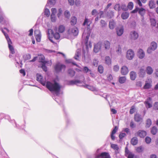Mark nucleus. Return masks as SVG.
I'll list each match as a JSON object with an SVG mask.
<instances>
[{"label":"nucleus","mask_w":158,"mask_h":158,"mask_svg":"<svg viewBox=\"0 0 158 158\" xmlns=\"http://www.w3.org/2000/svg\"><path fill=\"white\" fill-rule=\"evenodd\" d=\"M90 35V33L89 32L87 33L84 32L83 33L82 38L84 39V42L85 45V49L84 48H83L82 54H81V49H79L77 50L74 56L75 59H85L89 58L88 41Z\"/></svg>","instance_id":"nucleus-1"},{"label":"nucleus","mask_w":158,"mask_h":158,"mask_svg":"<svg viewBox=\"0 0 158 158\" xmlns=\"http://www.w3.org/2000/svg\"><path fill=\"white\" fill-rule=\"evenodd\" d=\"M45 85L47 88L51 92H55L57 95L59 94L61 86L55 81H54L53 83L50 81H47Z\"/></svg>","instance_id":"nucleus-2"},{"label":"nucleus","mask_w":158,"mask_h":158,"mask_svg":"<svg viewBox=\"0 0 158 158\" xmlns=\"http://www.w3.org/2000/svg\"><path fill=\"white\" fill-rule=\"evenodd\" d=\"M2 32L3 33L7 41L8 47L9 49L10 52L12 54H14L15 53V50L13 46L11 45L12 44V42L10 39L9 38L8 34L4 32L3 30L2 31Z\"/></svg>","instance_id":"nucleus-3"},{"label":"nucleus","mask_w":158,"mask_h":158,"mask_svg":"<svg viewBox=\"0 0 158 158\" xmlns=\"http://www.w3.org/2000/svg\"><path fill=\"white\" fill-rule=\"evenodd\" d=\"M55 71L56 73H58L61 72L62 70H64L66 66L63 64L60 63L56 64L54 67Z\"/></svg>","instance_id":"nucleus-4"},{"label":"nucleus","mask_w":158,"mask_h":158,"mask_svg":"<svg viewBox=\"0 0 158 158\" xmlns=\"http://www.w3.org/2000/svg\"><path fill=\"white\" fill-rule=\"evenodd\" d=\"M157 47V43L154 42H152L150 44V46L148 48L147 52L148 53H151L153 51H155Z\"/></svg>","instance_id":"nucleus-5"},{"label":"nucleus","mask_w":158,"mask_h":158,"mask_svg":"<svg viewBox=\"0 0 158 158\" xmlns=\"http://www.w3.org/2000/svg\"><path fill=\"white\" fill-rule=\"evenodd\" d=\"M135 56L134 52L132 49H130L127 51L126 57L127 59H133Z\"/></svg>","instance_id":"nucleus-6"},{"label":"nucleus","mask_w":158,"mask_h":158,"mask_svg":"<svg viewBox=\"0 0 158 158\" xmlns=\"http://www.w3.org/2000/svg\"><path fill=\"white\" fill-rule=\"evenodd\" d=\"M68 33L69 34L77 36L78 34L79 31L77 28L74 27L73 28H70L68 31Z\"/></svg>","instance_id":"nucleus-7"},{"label":"nucleus","mask_w":158,"mask_h":158,"mask_svg":"<svg viewBox=\"0 0 158 158\" xmlns=\"http://www.w3.org/2000/svg\"><path fill=\"white\" fill-rule=\"evenodd\" d=\"M100 157L101 158H110L109 153L106 152H102L98 155L95 156V158H100Z\"/></svg>","instance_id":"nucleus-8"},{"label":"nucleus","mask_w":158,"mask_h":158,"mask_svg":"<svg viewBox=\"0 0 158 158\" xmlns=\"http://www.w3.org/2000/svg\"><path fill=\"white\" fill-rule=\"evenodd\" d=\"M48 62H50V63H48L45 61H40V62L42 63V68L45 72H46L47 71V68L45 66V65H46L47 66H50L52 64V62L51 60H50V61H48Z\"/></svg>","instance_id":"nucleus-9"},{"label":"nucleus","mask_w":158,"mask_h":158,"mask_svg":"<svg viewBox=\"0 0 158 158\" xmlns=\"http://www.w3.org/2000/svg\"><path fill=\"white\" fill-rule=\"evenodd\" d=\"M37 80L39 81L43 86L46 85L45 80H44L42 76L40 74L37 75Z\"/></svg>","instance_id":"nucleus-10"},{"label":"nucleus","mask_w":158,"mask_h":158,"mask_svg":"<svg viewBox=\"0 0 158 158\" xmlns=\"http://www.w3.org/2000/svg\"><path fill=\"white\" fill-rule=\"evenodd\" d=\"M136 135L140 138H144L147 135V132L144 130H139L136 133Z\"/></svg>","instance_id":"nucleus-11"},{"label":"nucleus","mask_w":158,"mask_h":158,"mask_svg":"<svg viewBox=\"0 0 158 158\" xmlns=\"http://www.w3.org/2000/svg\"><path fill=\"white\" fill-rule=\"evenodd\" d=\"M53 31L51 29H48V30L47 35L48 38L49 40L52 43L54 42L52 40V38L53 37Z\"/></svg>","instance_id":"nucleus-12"},{"label":"nucleus","mask_w":158,"mask_h":158,"mask_svg":"<svg viewBox=\"0 0 158 158\" xmlns=\"http://www.w3.org/2000/svg\"><path fill=\"white\" fill-rule=\"evenodd\" d=\"M102 47V43L100 42L98 43L94 46V51L95 53H97L100 50Z\"/></svg>","instance_id":"nucleus-13"},{"label":"nucleus","mask_w":158,"mask_h":158,"mask_svg":"<svg viewBox=\"0 0 158 158\" xmlns=\"http://www.w3.org/2000/svg\"><path fill=\"white\" fill-rule=\"evenodd\" d=\"M130 36L131 39L135 40L138 38L139 35L137 32L135 31H132L131 32Z\"/></svg>","instance_id":"nucleus-14"},{"label":"nucleus","mask_w":158,"mask_h":158,"mask_svg":"<svg viewBox=\"0 0 158 158\" xmlns=\"http://www.w3.org/2000/svg\"><path fill=\"white\" fill-rule=\"evenodd\" d=\"M125 155L128 158H134V155L129 151L127 148H125Z\"/></svg>","instance_id":"nucleus-15"},{"label":"nucleus","mask_w":158,"mask_h":158,"mask_svg":"<svg viewBox=\"0 0 158 158\" xmlns=\"http://www.w3.org/2000/svg\"><path fill=\"white\" fill-rule=\"evenodd\" d=\"M103 46L106 50H108L110 47V43L107 40H105L102 43V46Z\"/></svg>","instance_id":"nucleus-16"},{"label":"nucleus","mask_w":158,"mask_h":158,"mask_svg":"<svg viewBox=\"0 0 158 158\" xmlns=\"http://www.w3.org/2000/svg\"><path fill=\"white\" fill-rule=\"evenodd\" d=\"M134 120L135 122H142L143 120V118L140 114H136L134 116Z\"/></svg>","instance_id":"nucleus-17"},{"label":"nucleus","mask_w":158,"mask_h":158,"mask_svg":"<svg viewBox=\"0 0 158 158\" xmlns=\"http://www.w3.org/2000/svg\"><path fill=\"white\" fill-rule=\"evenodd\" d=\"M124 32V28L123 27H118L116 29L117 35L118 36H121Z\"/></svg>","instance_id":"nucleus-18"},{"label":"nucleus","mask_w":158,"mask_h":158,"mask_svg":"<svg viewBox=\"0 0 158 158\" xmlns=\"http://www.w3.org/2000/svg\"><path fill=\"white\" fill-rule=\"evenodd\" d=\"M121 73L123 75H126L128 72V68L126 66H123L121 69Z\"/></svg>","instance_id":"nucleus-19"},{"label":"nucleus","mask_w":158,"mask_h":158,"mask_svg":"<svg viewBox=\"0 0 158 158\" xmlns=\"http://www.w3.org/2000/svg\"><path fill=\"white\" fill-rule=\"evenodd\" d=\"M138 55L140 59H143L145 56V53L141 49L139 50L138 52Z\"/></svg>","instance_id":"nucleus-20"},{"label":"nucleus","mask_w":158,"mask_h":158,"mask_svg":"<svg viewBox=\"0 0 158 158\" xmlns=\"http://www.w3.org/2000/svg\"><path fill=\"white\" fill-rule=\"evenodd\" d=\"M116 23L113 20H111L109 22V27L111 29H113Z\"/></svg>","instance_id":"nucleus-21"},{"label":"nucleus","mask_w":158,"mask_h":158,"mask_svg":"<svg viewBox=\"0 0 158 158\" xmlns=\"http://www.w3.org/2000/svg\"><path fill=\"white\" fill-rule=\"evenodd\" d=\"M56 2V0H48L46 7L48 6L51 7L54 5Z\"/></svg>","instance_id":"nucleus-22"},{"label":"nucleus","mask_w":158,"mask_h":158,"mask_svg":"<svg viewBox=\"0 0 158 158\" xmlns=\"http://www.w3.org/2000/svg\"><path fill=\"white\" fill-rule=\"evenodd\" d=\"M130 78L132 80H134L136 77V74L135 72L131 71L130 73Z\"/></svg>","instance_id":"nucleus-23"},{"label":"nucleus","mask_w":158,"mask_h":158,"mask_svg":"<svg viewBox=\"0 0 158 158\" xmlns=\"http://www.w3.org/2000/svg\"><path fill=\"white\" fill-rule=\"evenodd\" d=\"M146 71L148 75H151L153 72V69L150 66H148L146 69Z\"/></svg>","instance_id":"nucleus-24"},{"label":"nucleus","mask_w":158,"mask_h":158,"mask_svg":"<svg viewBox=\"0 0 158 158\" xmlns=\"http://www.w3.org/2000/svg\"><path fill=\"white\" fill-rule=\"evenodd\" d=\"M138 139L136 137H134L132 138L131 141V143L133 145H136L138 143Z\"/></svg>","instance_id":"nucleus-25"},{"label":"nucleus","mask_w":158,"mask_h":158,"mask_svg":"<svg viewBox=\"0 0 158 158\" xmlns=\"http://www.w3.org/2000/svg\"><path fill=\"white\" fill-rule=\"evenodd\" d=\"M138 10L139 14L141 15V16H143L145 14V10L142 8H138Z\"/></svg>","instance_id":"nucleus-26"},{"label":"nucleus","mask_w":158,"mask_h":158,"mask_svg":"<svg viewBox=\"0 0 158 158\" xmlns=\"http://www.w3.org/2000/svg\"><path fill=\"white\" fill-rule=\"evenodd\" d=\"M111 147L112 148L115 150V154H117L118 153L117 151L119 149V148L118 145L115 144H112Z\"/></svg>","instance_id":"nucleus-27"},{"label":"nucleus","mask_w":158,"mask_h":158,"mask_svg":"<svg viewBox=\"0 0 158 158\" xmlns=\"http://www.w3.org/2000/svg\"><path fill=\"white\" fill-rule=\"evenodd\" d=\"M129 14L127 12L123 13L121 15V17L123 19H127L129 16Z\"/></svg>","instance_id":"nucleus-28"},{"label":"nucleus","mask_w":158,"mask_h":158,"mask_svg":"<svg viewBox=\"0 0 158 158\" xmlns=\"http://www.w3.org/2000/svg\"><path fill=\"white\" fill-rule=\"evenodd\" d=\"M152 84L151 83L146 82L143 88L144 89H150L152 87Z\"/></svg>","instance_id":"nucleus-29"},{"label":"nucleus","mask_w":158,"mask_h":158,"mask_svg":"<svg viewBox=\"0 0 158 158\" xmlns=\"http://www.w3.org/2000/svg\"><path fill=\"white\" fill-rule=\"evenodd\" d=\"M77 22V19L75 17H73L71 18V24L74 25Z\"/></svg>","instance_id":"nucleus-30"},{"label":"nucleus","mask_w":158,"mask_h":158,"mask_svg":"<svg viewBox=\"0 0 158 158\" xmlns=\"http://www.w3.org/2000/svg\"><path fill=\"white\" fill-rule=\"evenodd\" d=\"M149 6L150 8L152 9L155 8V4L153 0H151L149 1Z\"/></svg>","instance_id":"nucleus-31"},{"label":"nucleus","mask_w":158,"mask_h":158,"mask_svg":"<svg viewBox=\"0 0 158 158\" xmlns=\"http://www.w3.org/2000/svg\"><path fill=\"white\" fill-rule=\"evenodd\" d=\"M139 74L142 77H143L145 75V71L144 69L142 68L140 69Z\"/></svg>","instance_id":"nucleus-32"},{"label":"nucleus","mask_w":158,"mask_h":158,"mask_svg":"<svg viewBox=\"0 0 158 158\" xmlns=\"http://www.w3.org/2000/svg\"><path fill=\"white\" fill-rule=\"evenodd\" d=\"M65 27L62 25L59 26L58 29V31L60 33H63L65 30Z\"/></svg>","instance_id":"nucleus-33"},{"label":"nucleus","mask_w":158,"mask_h":158,"mask_svg":"<svg viewBox=\"0 0 158 158\" xmlns=\"http://www.w3.org/2000/svg\"><path fill=\"white\" fill-rule=\"evenodd\" d=\"M68 73L69 75L71 77L73 76L75 73V72L74 70L70 69H69Z\"/></svg>","instance_id":"nucleus-34"},{"label":"nucleus","mask_w":158,"mask_h":158,"mask_svg":"<svg viewBox=\"0 0 158 158\" xmlns=\"http://www.w3.org/2000/svg\"><path fill=\"white\" fill-rule=\"evenodd\" d=\"M80 81L78 80H72L69 81V84L71 85H73L80 83Z\"/></svg>","instance_id":"nucleus-35"},{"label":"nucleus","mask_w":158,"mask_h":158,"mask_svg":"<svg viewBox=\"0 0 158 158\" xmlns=\"http://www.w3.org/2000/svg\"><path fill=\"white\" fill-rule=\"evenodd\" d=\"M114 9L115 10H117L118 11H120L121 9V6L120 4H116L114 6Z\"/></svg>","instance_id":"nucleus-36"},{"label":"nucleus","mask_w":158,"mask_h":158,"mask_svg":"<svg viewBox=\"0 0 158 158\" xmlns=\"http://www.w3.org/2000/svg\"><path fill=\"white\" fill-rule=\"evenodd\" d=\"M157 132V129L156 127H152L151 130V133L153 135H155Z\"/></svg>","instance_id":"nucleus-37"},{"label":"nucleus","mask_w":158,"mask_h":158,"mask_svg":"<svg viewBox=\"0 0 158 158\" xmlns=\"http://www.w3.org/2000/svg\"><path fill=\"white\" fill-rule=\"evenodd\" d=\"M126 80V78L125 77H123L119 78V82L120 83H124Z\"/></svg>","instance_id":"nucleus-38"},{"label":"nucleus","mask_w":158,"mask_h":158,"mask_svg":"<svg viewBox=\"0 0 158 158\" xmlns=\"http://www.w3.org/2000/svg\"><path fill=\"white\" fill-rule=\"evenodd\" d=\"M44 57L42 54L38 55V56L35 57L33 59H44Z\"/></svg>","instance_id":"nucleus-39"},{"label":"nucleus","mask_w":158,"mask_h":158,"mask_svg":"<svg viewBox=\"0 0 158 158\" xmlns=\"http://www.w3.org/2000/svg\"><path fill=\"white\" fill-rule=\"evenodd\" d=\"M122 48L120 45L118 46L117 48L116 52L118 55H120L121 53Z\"/></svg>","instance_id":"nucleus-40"},{"label":"nucleus","mask_w":158,"mask_h":158,"mask_svg":"<svg viewBox=\"0 0 158 158\" xmlns=\"http://www.w3.org/2000/svg\"><path fill=\"white\" fill-rule=\"evenodd\" d=\"M44 13L45 15L47 17H48L49 16L50 14L49 10L48 9L46 8V7L45 9Z\"/></svg>","instance_id":"nucleus-41"},{"label":"nucleus","mask_w":158,"mask_h":158,"mask_svg":"<svg viewBox=\"0 0 158 158\" xmlns=\"http://www.w3.org/2000/svg\"><path fill=\"white\" fill-rule=\"evenodd\" d=\"M98 72L100 73H102L103 72L104 69L102 66L99 65L98 66Z\"/></svg>","instance_id":"nucleus-42"},{"label":"nucleus","mask_w":158,"mask_h":158,"mask_svg":"<svg viewBox=\"0 0 158 158\" xmlns=\"http://www.w3.org/2000/svg\"><path fill=\"white\" fill-rule=\"evenodd\" d=\"M90 24V22L89 21V19H87L85 18L83 23V25L85 26V25H87L89 27Z\"/></svg>","instance_id":"nucleus-43"},{"label":"nucleus","mask_w":158,"mask_h":158,"mask_svg":"<svg viewBox=\"0 0 158 158\" xmlns=\"http://www.w3.org/2000/svg\"><path fill=\"white\" fill-rule=\"evenodd\" d=\"M107 15L110 18H112L114 16V12L112 10H109L108 12Z\"/></svg>","instance_id":"nucleus-44"},{"label":"nucleus","mask_w":158,"mask_h":158,"mask_svg":"<svg viewBox=\"0 0 158 158\" xmlns=\"http://www.w3.org/2000/svg\"><path fill=\"white\" fill-rule=\"evenodd\" d=\"M101 26L102 27H105L107 25V23L104 20H101L100 21Z\"/></svg>","instance_id":"nucleus-45"},{"label":"nucleus","mask_w":158,"mask_h":158,"mask_svg":"<svg viewBox=\"0 0 158 158\" xmlns=\"http://www.w3.org/2000/svg\"><path fill=\"white\" fill-rule=\"evenodd\" d=\"M151 25L152 26H155L156 25V22L155 20L154 19H150Z\"/></svg>","instance_id":"nucleus-46"},{"label":"nucleus","mask_w":158,"mask_h":158,"mask_svg":"<svg viewBox=\"0 0 158 158\" xmlns=\"http://www.w3.org/2000/svg\"><path fill=\"white\" fill-rule=\"evenodd\" d=\"M23 56L24 59H30L31 58V55L28 53L24 54Z\"/></svg>","instance_id":"nucleus-47"},{"label":"nucleus","mask_w":158,"mask_h":158,"mask_svg":"<svg viewBox=\"0 0 158 158\" xmlns=\"http://www.w3.org/2000/svg\"><path fill=\"white\" fill-rule=\"evenodd\" d=\"M152 124V121L150 119H148L146 121V126L149 127Z\"/></svg>","instance_id":"nucleus-48"},{"label":"nucleus","mask_w":158,"mask_h":158,"mask_svg":"<svg viewBox=\"0 0 158 158\" xmlns=\"http://www.w3.org/2000/svg\"><path fill=\"white\" fill-rule=\"evenodd\" d=\"M64 15L65 16L68 18H69L70 17V14L68 10H66L64 12Z\"/></svg>","instance_id":"nucleus-49"},{"label":"nucleus","mask_w":158,"mask_h":158,"mask_svg":"<svg viewBox=\"0 0 158 158\" xmlns=\"http://www.w3.org/2000/svg\"><path fill=\"white\" fill-rule=\"evenodd\" d=\"M133 7V4L131 2H130L128 3L127 6V8L129 9L130 10H132Z\"/></svg>","instance_id":"nucleus-50"},{"label":"nucleus","mask_w":158,"mask_h":158,"mask_svg":"<svg viewBox=\"0 0 158 158\" xmlns=\"http://www.w3.org/2000/svg\"><path fill=\"white\" fill-rule=\"evenodd\" d=\"M53 37L56 40H59L60 38V35L58 32H56L53 34Z\"/></svg>","instance_id":"nucleus-51"},{"label":"nucleus","mask_w":158,"mask_h":158,"mask_svg":"<svg viewBox=\"0 0 158 158\" xmlns=\"http://www.w3.org/2000/svg\"><path fill=\"white\" fill-rule=\"evenodd\" d=\"M83 71L85 73H87L89 72H91V70L89 69L87 67L85 66L84 67Z\"/></svg>","instance_id":"nucleus-52"},{"label":"nucleus","mask_w":158,"mask_h":158,"mask_svg":"<svg viewBox=\"0 0 158 158\" xmlns=\"http://www.w3.org/2000/svg\"><path fill=\"white\" fill-rule=\"evenodd\" d=\"M55 15L53 14H51V20L52 22H54L56 21V19Z\"/></svg>","instance_id":"nucleus-53"},{"label":"nucleus","mask_w":158,"mask_h":158,"mask_svg":"<svg viewBox=\"0 0 158 158\" xmlns=\"http://www.w3.org/2000/svg\"><path fill=\"white\" fill-rule=\"evenodd\" d=\"M37 41L40 42L41 40V34L35 35Z\"/></svg>","instance_id":"nucleus-54"},{"label":"nucleus","mask_w":158,"mask_h":158,"mask_svg":"<svg viewBox=\"0 0 158 158\" xmlns=\"http://www.w3.org/2000/svg\"><path fill=\"white\" fill-rule=\"evenodd\" d=\"M145 104L146 107L149 108L152 106V105L148 101H146L145 102Z\"/></svg>","instance_id":"nucleus-55"},{"label":"nucleus","mask_w":158,"mask_h":158,"mask_svg":"<svg viewBox=\"0 0 158 158\" xmlns=\"http://www.w3.org/2000/svg\"><path fill=\"white\" fill-rule=\"evenodd\" d=\"M121 8L122 10L124 11H126L128 10L127 7L124 4H122V5Z\"/></svg>","instance_id":"nucleus-56"},{"label":"nucleus","mask_w":158,"mask_h":158,"mask_svg":"<svg viewBox=\"0 0 158 158\" xmlns=\"http://www.w3.org/2000/svg\"><path fill=\"white\" fill-rule=\"evenodd\" d=\"M145 140L147 143H149L151 141V139L150 137L147 136L145 138Z\"/></svg>","instance_id":"nucleus-57"},{"label":"nucleus","mask_w":158,"mask_h":158,"mask_svg":"<svg viewBox=\"0 0 158 158\" xmlns=\"http://www.w3.org/2000/svg\"><path fill=\"white\" fill-rule=\"evenodd\" d=\"M118 127L116 126H115L113 130L112 131L111 134H114L118 131Z\"/></svg>","instance_id":"nucleus-58"},{"label":"nucleus","mask_w":158,"mask_h":158,"mask_svg":"<svg viewBox=\"0 0 158 158\" xmlns=\"http://www.w3.org/2000/svg\"><path fill=\"white\" fill-rule=\"evenodd\" d=\"M143 148L141 147H138L136 149V151L138 152H141L143 151Z\"/></svg>","instance_id":"nucleus-59"},{"label":"nucleus","mask_w":158,"mask_h":158,"mask_svg":"<svg viewBox=\"0 0 158 158\" xmlns=\"http://www.w3.org/2000/svg\"><path fill=\"white\" fill-rule=\"evenodd\" d=\"M86 87L92 91H94L95 90V88L94 87L88 85H86Z\"/></svg>","instance_id":"nucleus-60"},{"label":"nucleus","mask_w":158,"mask_h":158,"mask_svg":"<svg viewBox=\"0 0 158 158\" xmlns=\"http://www.w3.org/2000/svg\"><path fill=\"white\" fill-rule=\"evenodd\" d=\"M135 109V106H132L130 110V114H133L135 112L134 110Z\"/></svg>","instance_id":"nucleus-61"},{"label":"nucleus","mask_w":158,"mask_h":158,"mask_svg":"<svg viewBox=\"0 0 158 158\" xmlns=\"http://www.w3.org/2000/svg\"><path fill=\"white\" fill-rule=\"evenodd\" d=\"M35 35L41 34L40 31L39 29L35 30L34 31Z\"/></svg>","instance_id":"nucleus-62"},{"label":"nucleus","mask_w":158,"mask_h":158,"mask_svg":"<svg viewBox=\"0 0 158 158\" xmlns=\"http://www.w3.org/2000/svg\"><path fill=\"white\" fill-rule=\"evenodd\" d=\"M126 134L125 133H121L120 134L119 137L120 139H121L125 136Z\"/></svg>","instance_id":"nucleus-63"},{"label":"nucleus","mask_w":158,"mask_h":158,"mask_svg":"<svg viewBox=\"0 0 158 158\" xmlns=\"http://www.w3.org/2000/svg\"><path fill=\"white\" fill-rule=\"evenodd\" d=\"M154 108L155 109L158 110V102H156L155 103L154 105Z\"/></svg>","instance_id":"nucleus-64"}]
</instances>
